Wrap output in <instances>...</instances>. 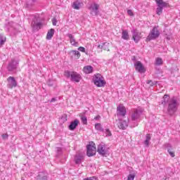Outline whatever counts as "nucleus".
<instances>
[{"instance_id": "obj_9", "label": "nucleus", "mask_w": 180, "mask_h": 180, "mask_svg": "<svg viewBox=\"0 0 180 180\" xmlns=\"http://www.w3.org/2000/svg\"><path fill=\"white\" fill-rule=\"evenodd\" d=\"M82 78L81 75L78 74L77 72H71L70 79L72 82H79Z\"/></svg>"}, {"instance_id": "obj_1", "label": "nucleus", "mask_w": 180, "mask_h": 180, "mask_svg": "<svg viewBox=\"0 0 180 180\" xmlns=\"http://www.w3.org/2000/svg\"><path fill=\"white\" fill-rule=\"evenodd\" d=\"M178 110V101L175 98H171L169 101L167 113L169 116H172Z\"/></svg>"}, {"instance_id": "obj_24", "label": "nucleus", "mask_w": 180, "mask_h": 180, "mask_svg": "<svg viewBox=\"0 0 180 180\" xmlns=\"http://www.w3.org/2000/svg\"><path fill=\"white\" fill-rule=\"evenodd\" d=\"M122 39H123V40H129L130 39L127 30H122Z\"/></svg>"}, {"instance_id": "obj_35", "label": "nucleus", "mask_w": 180, "mask_h": 180, "mask_svg": "<svg viewBox=\"0 0 180 180\" xmlns=\"http://www.w3.org/2000/svg\"><path fill=\"white\" fill-rule=\"evenodd\" d=\"M1 137L3 140H8L9 135H8V134H4L1 135Z\"/></svg>"}, {"instance_id": "obj_6", "label": "nucleus", "mask_w": 180, "mask_h": 180, "mask_svg": "<svg viewBox=\"0 0 180 180\" xmlns=\"http://www.w3.org/2000/svg\"><path fill=\"white\" fill-rule=\"evenodd\" d=\"M18 64H19L18 60H16L15 59H12L8 63V65L7 66L8 71H10V72L15 71V70H16V68H18Z\"/></svg>"}, {"instance_id": "obj_8", "label": "nucleus", "mask_w": 180, "mask_h": 180, "mask_svg": "<svg viewBox=\"0 0 180 180\" xmlns=\"http://www.w3.org/2000/svg\"><path fill=\"white\" fill-rule=\"evenodd\" d=\"M7 81L8 82V88H10V89L15 88V86H18V82H16V79H15V77H9L7 79Z\"/></svg>"}, {"instance_id": "obj_28", "label": "nucleus", "mask_w": 180, "mask_h": 180, "mask_svg": "<svg viewBox=\"0 0 180 180\" xmlns=\"http://www.w3.org/2000/svg\"><path fill=\"white\" fill-rule=\"evenodd\" d=\"M163 64V62H162V58H158L156 59V61H155V65H162Z\"/></svg>"}, {"instance_id": "obj_7", "label": "nucleus", "mask_w": 180, "mask_h": 180, "mask_svg": "<svg viewBox=\"0 0 180 180\" xmlns=\"http://www.w3.org/2000/svg\"><path fill=\"white\" fill-rule=\"evenodd\" d=\"M131 33L133 40L135 41V43H139V41H140V39H141V33L137 30H132Z\"/></svg>"}, {"instance_id": "obj_40", "label": "nucleus", "mask_w": 180, "mask_h": 180, "mask_svg": "<svg viewBox=\"0 0 180 180\" xmlns=\"http://www.w3.org/2000/svg\"><path fill=\"white\" fill-rule=\"evenodd\" d=\"M52 24L53 26H56L57 25V19H56V18H53L52 19Z\"/></svg>"}, {"instance_id": "obj_47", "label": "nucleus", "mask_w": 180, "mask_h": 180, "mask_svg": "<svg viewBox=\"0 0 180 180\" xmlns=\"http://www.w3.org/2000/svg\"><path fill=\"white\" fill-rule=\"evenodd\" d=\"M62 119H64L65 122H67V115L63 116Z\"/></svg>"}, {"instance_id": "obj_32", "label": "nucleus", "mask_w": 180, "mask_h": 180, "mask_svg": "<svg viewBox=\"0 0 180 180\" xmlns=\"http://www.w3.org/2000/svg\"><path fill=\"white\" fill-rule=\"evenodd\" d=\"M39 176L40 180H47V179H49V176L48 175L43 176L41 174V173L39 175Z\"/></svg>"}, {"instance_id": "obj_13", "label": "nucleus", "mask_w": 180, "mask_h": 180, "mask_svg": "<svg viewBox=\"0 0 180 180\" xmlns=\"http://www.w3.org/2000/svg\"><path fill=\"white\" fill-rule=\"evenodd\" d=\"M42 23L41 22H36V21L33 20L31 23V27L34 30V32L40 30L41 29Z\"/></svg>"}, {"instance_id": "obj_43", "label": "nucleus", "mask_w": 180, "mask_h": 180, "mask_svg": "<svg viewBox=\"0 0 180 180\" xmlns=\"http://www.w3.org/2000/svg\"><path fill=\"white\" fill-rule=\"evenodd\" d=\"M146 140H148V141H150V140H151V135H150V134H146Z\"/></svg>"}, {"instance_id": "obj_38", "label": "nucleus", "mask_w": 180, "mask_h": 180, "mask_svg": "<svg viewBox=\"0 0 180 180\" xmlns=\"http://www.w3.org/2000/svg\"><path fill=\"white\" fill-rule=\"evenodd\" d=\"M105 134L106 136H108L109 137H110V136H112V132H110V130H109V129H107L105 130Z\"/></svg>"}, {"instance_id": "obj_11", "label": "nucleus", "mask_w": 180, "mask_h": 180, "mask_svg": "<svg viewBox=\"0 0 180 180\" xmlns=\"http://www.w3.org/2000/svg\"><path fill=\"white\" fill-rule=\"evenodd\" d=\"M89 9H91V13L93 16H98L99 15V5L94 4V6H91Z\"/></svg>"}, {"instance_id": "obj_5", "label": "nucleus", "mask_w": 180, "mask_h": 180, "mask_svg": "<svg viewBox=\"0 0 180 180\" xmlns=\"http://www.w3.org/2000/svg\"><path fill=\"white\" fill-rule=\"evenodd\" d=\"M91 143V144H89L86 146L87 157H94V155H95V154H96V147H95V143H94L92 141Z\"/></svg>"}, {"instance_id": "obj_45", "label": "nucleus", "mask_w": 180, "mask_h": 180, "mask_svg": "<svg viewBox=\"0 0 180 180\" xmlns=\"http://www.w3.org/2000/svg\"><path fill=\"white\" fill-rule=\"evenodd\" d=\"M101 119V115H97L94 117V120H99Z\"/></svg>"}, {"instance_id": "obj_51", "label": "nucleus", "mask_w": 180, "mask_h": 180, "mask_svg": "<svg viewBox=\"0 0 180 180\" xmlns=\"http://www.w3.org/2000/svg\"><path fill=\"white\" fill-rule=\"evenodd\" d=\"M48 85H49V86H53V84L49 83Z\"/></svg>"}, {"instance_id": "obj_20", "label": "nucleus", "mask_w": 180, "mask_h": 180, "mask_svg": "<svg viewBox=\"0 0 180 180\" xmlns=\"http://www.w3.org/2000/svg\"><path fill=\"white\" fill-rule=\"evenodd\" d=\"M162 99H163V101H162V105L165 106V105H167V103H168V105L169 104V101H171V98L169 97V95L165 94Z\"/></svg>"}, {"instance_id": "obj_44", "label": "nucleus", "mask_w": 180, "mask_h": 180, "mask_svg": "<svg viewBox=\"0 0 180 180\" xmlns=\"http://www.w3.org/2000/svg\"><path fill=\"white\" fill-rule=\"evenodd\" d=\"M144 144L146 147H148V146H150V141L148 140H145L144 141Z\"/></svg>"}, {"instance_id": "obj_41", "label": "nucleus", "mask_w": 180, "mask_h": 180, "mask_svg": "<svg viewBox=\"0 0 180 180\" xmlns=\"http://www.w3.org/2000/svg\"><path fill=\"white\" fill-rule=\"evenodd\" d=\"M78 50L82 51V53H85V48L84 46H79Z\"/></svg>"}, {"instance_id": "obj_48", "label": "nucleus", "mask_w": 180, "mask_h": 180, "mask_svg": "<svg viewBox=\"0 0 180 180\" xmlns=\"http://www.w3.org/2000/svg\"><path fill=\"white\" fill-rule=\"evenodd\" d=\"M98 49H103V44H102V45H98Z\"/></svg>"}, {"instance_id": "obj_30", "label": "nucleus", "mask_w": 180, "mask_h": 180, "mask_svg": "<svg viewBox=\"0 0 180 180\" xmlns=\"http://www.w3.org/2000/svg\"><path fill=\"white\" fill-rule=\"evenodd\" d=\"M80 119L83 124H88V119L86 118V117L82 116Z\"/></svg>"}, {"instance_id": "obj_21", "label": "nucleus", "mask_w": 180, "mask_h": 180, "mask_svg": "<svg viewBox=\"0 0 180 180\" xmlns=\"http://www.w3.org/2000/svg\"><path fill=\"white\" fill-rule=\"evenodd\" d=\"M83 71L85 72V74H91L94 72V67L91 65L84 66Z\"/></svg>"}, {"instance_id": "obj_23", "label": "nucleus", "mask_w": 180, "mask_h": 180, "mask_svg": "<svg viewBox=\"0 0 180 180\" xmlns=\"http://www.w3.org/2000/svg\"><path fill=\"white\" fill-rule=\"evenodd\" d=\"M83 158H84V157H82V155H76L75 157V164H81V162H82V159Z\"/></svg>"}, {"instance_id": "obj_12", "label": "nucleus", "mask_w": 180, "mask_h": 180, "mask_svg": "<svg viewBox=\"0 0 180 180\" xmlns=\"http://www.w3.org/2000/svg\"><path fill=\"white\" fill-rule=\"evenodd\" d=\"M117 116H126V108L123 105H118L117 107Z\"/></svg>"}, {"instance_id": "obj_2", "label": "nucleus", "mask_w": 180, "mask_h": 180, "mask_svg": "<svg viewBox=\"0 0 180 180\" xmlns=\"http://www.w3.org/2000/svg\"><path fill=\"white\" fill-rule=\"evenodd\" d=\"M93 81L94 82V85L98 86V88L105 86V85H106V82L103 79V77L101 75V74L96 75L93 79Z\"/></svg>"}, {"instance_id": "obj_31", "label": "nucleus", "mask_w": 180, "mask_h": 180, "mask_svg": "<svg viewBox=\"0 0 180 180\" xmlns=\"http://www.w3.org/2000/svg\"><path fill=\"white\" fill-rule=\"evenodd\" d=\"M146 84H148V85H150V86H154V85H157V82H153L152 80H148L146 82Z\"/></svg>"}, {"instance_id": "obj_26", "label": "nucleus", "mask_w": 180, "mask_h": 180, "mask_svg": "<svg viewBox=\"0 0 180 180\" xmlns=\"http://www.w3.org/2000/svg\"><path fill=\"white\" fill-rule=\"evenodd\" d=\"M95 129L96 130H98V131H105V129H103V127H102V124H101V123H96L95 124Z\"/></svg>"}, {"instance_id": "obj_17", "label": "nucleus", "mask_w": 180, "mask_h": 180, "mask_svg": "<svg viewBox=\"0 0 180 180\" xmlns=\"http://www.w3.org/2000/svg\"><path fill=\"white\" fill-rule=\"evenodd\" d=\"M129 126V123L126 120H120L118 124L119 129L122 130H126Z\"/></svg>"}, {"instance_id": "obj_19", "label": "nucleus", "mask_w": 180, "mask_h": 180, "mask_svg": "<svg viewBox=\"0 0 180 180\" xmlns=\"http://www.w3.org/2000/svg\"><path fill=\"white\" fill-rule=\"evenodd\" d=\"M67 36L68 37H69L70 41L72 46H75V47H77V44H78V42L75 41V38H74V36L72 35V34H68Z\"/></svg>"}, {"instance_id": "obj_37", "label": "nucleus", "mask_w": 180, "mask_h": 180, "mask_svg": "<svg viewBox=\"0 0 180 180\" xmlns=\"http://www.w3.org/2000/svg\"><path fill=\"white\" fill-rule=\"evenodd\" d=\"M84 180H99L98 179V177L91 176V177H87L84 179Z\"/></svg>"}, {"instance_id": "obj_46", "label": "nucleus", "mask_w": 180, "mask_h": 180, "mask_svg": "<svg viewBox=\"0 0 180 180\" xmlns=\"http://www.w3.org/2000/svg\"><path fill=\"white\" fill-rule=\"evenodd\" d=\"M57 152L58 154H61V148H57Z\"/></svg>"}, {"instance_id": "obj_3", "label": "nucleus", "mask_w": 180, "mask_h": 180, "mask_svg": "<svg viewBox=\"0 0 180 180\" xmlns=\"http://www.w3.org/2000/svg\"><path fill=\"white\" fill-rule=\"evenodd\" d=\"M158 8H156V14L159 16L162 13V9L167 8L169 5L167 2L163 1L162 0H155Z\"/></svg>"}, {"instance_id": "obj_25", "label": "nucleus", "mask_w": 180, "mask_h": 180, "mask_svg": "<svg viewBox=\"0 0 180 180\" xmlns=\"http://www.w3.org/2000/svg\"><path fill=\"white\" fill-rule=\"evenodd\" d=\"M5 41H6V37L0 34V47H2L5 44Z\"/></svg>"}, {"instance_id": "obj_50", "label": "nucleus", "mask_w": 180, "mask_h": 180, "mask_svg": "<svg viewBox=\"0 0 180 180\" xmlns=\"http://www.w3.org/2000/svg\"><path fill=\"white\" fill-rule=\"evenodd\" d=\"M132 61H136V56H133Z\"/></svg>"}, {"instance_id": "obj_16", "label": "nucleus", "mask_w": 180, "mask_h": 180, "mask_svg": "<svg viewBox=\"0 0 180 180\" xmlns=\"http://www.w3.org/2000/svg\"><path fill=\"white\" fill-rule=\"evenodd\" d=\"M141 115V110H134L133 114L131 115V120H137V119L140 118Z\"/></svg>"}, {"instance_id": "obj_39", "label": "nucleus", "mask_w": 180, "mask_h": 180, "mask_svg": "<svg viewBox=\"0 0 180 180\" xmlns=\"http://www.w3.org/2000/svg\"><path fill=\"white\" fill-rule=\"evenodd\" d=\"M167 30L164 31L165 34L167 36V37H166V39H167V40H171V35H170V34L167 35Z\"/></svg>"}, {"instance_id": "obj_18", "label": "nucleus", "mask_w": 180, "mask_h": 180, "mask_svg": "<svg viewBox=\"0 0 180 180\" xmlns=\"http://www.w3.org/2000/svg\"><path fill=\"white\" fill-rule=\"evenodd\" d=\"M79 124V121L78 120H75L74 121L70 122V124L68 126L69 130H75Z\"/></svg>"}, {"instance_id": "obj_14", "label": "nucleus", "mask_w": 180, "mask_h": 180, "mask_svg": "<svg viewBox=\"0 0 180 180\" xmlns=\"http://www.w3.org/2000/svg\"><path fill=\"white\" fill-rule=\"evenodd\" d=\"M97 153H98L100 155H103V157H105V155L107 154L105 145H102V144L98 145L97 148Z\"/></svg>"}, {"instance_id": "obj_22", "label": "nucleus", "mask_w": 180, "mask_h": 180, "mask_svg": "<svg viewBox=\"0 0 180 180\" xmlns=\"http://www.w3.org/2000/svg\"><path fill=\"white\" fill-rule=\"evenodd\" d=\"M54 32L55 30L53 28L48 31L46 34V40H51V39H53V36H54Z\"/></svg>"}, {"instance_id": "obj_4", "label": "nucleus", "mask_w": 180, "mask_h": 180, "mask_svg": "<svg viewBox=\"0 0 180 180\" xmlns=\"http://www.w3.org/2000/svg\"><path fill=\"white\" fill-rule=\"evenodd\" d=\"M158 37H160V31L158 30L157 27H154L147 37L146 41H151V40H155V39H158Z\"/></svg>"}, {"instance_id": "obj_36", "label": "nucleus", "mask_w": 180, "mask_h": 180, "mask_svg": "<svg viewBox=\"0 0 180 180\" xmlns=\"http://www.w3.org/2000/svg\"><path fill=\"white\" fill-rule=\"evenodd\" d=\"M167 151L171 157H175V153H174L171 149H168Z\"/></svg>"}, {"instance_id": "obj_29", "label": "nucleus", "mask_w": 180, "mask_h": 180, "mask_svg": "<svg viewBox=\"0 0 180 180\" xmlns=\"http://www.w3.org/2000/svg\"><path fill=\"white\" fill-rule=\"evenodd\" d=\"M103 50H105L106 51H109V43L105 42L103 44Z\"/></svg>"}, {"instance_id": "obj_10", "label": "nucleus", "mask_w": 180, "mask_h": 180, "mask_svg": "<svg viewBox=\"0 0 180 180\" xmlns=\"http://www.w3.org/2000/svg\"><path fill=\"white\" fill-rule=\"evenodd\" d=\"M134 67L138 72H146V68H144V65H143V63H141L140 61H136V63H134Z\"/></svg>"}, {"instance_id": "obj_33", "label": "nucleus", "mask_w": 180, "mask_h": 180, "mask_svg": "<svg viewBox=\"0 0 180 180\" xmlns=\"http://www.w3.org/2000/svg\"><path fill=\"white\" fill-rule=\"evenodd\" d=\"M33 4H34V0H28L27 1V5L28 6H32V5H33Z\"/></svg>"}, {"instance_id": "obj_15", "label": "nucleus", "mask_w": 180, "mask_h": 180, "mask_svg": "<svg viewBox=\"0 0 180 180\" xmlns=\"http://www.w3.org/2000/svg\"><path fill=\"white\" fill-rule=\"evenodd\" d=\"M82 5H83L82 1L76 0L72 3V7L73 8V9H76L77 11H79V9L81 8Z\"/></svg>"}, {"instance_id": "obj_42", "label": "nucleus", "mask_w": 180, "mask_h": 180, "mask_svg": "<svg viewBox=\"0 0 180 180\" xmlns=\"http://www.w3.org/2000/svg\"><path fill=\"white\" fill-rule=\"evenodd\" d=\"M127 13L129 16H134V14L133 13V11L131 10H128Z\"/></svg>"}, {"instance_id": "obj_27", "label": "nucleus", "mask_w": 180, "mask_h": 180, "mask_svg": "<svg viewBox=\"0 0 180 180\" xmlns=\"http://www.w3.org/2000/svg\"><path fill=\"white\" fill-rule=\"evenodd\" d=\"M72 55L76 57V58L78 60L79 57H81V53L78 51H72Z\"/></svg>"}, {"instance_id": "obj_49", "label": "nucleus", "mask_w": 180, "mask_h": 180, "mask_svg": "<svg viewBox=\"0 0 180 180\" xmlns=\"http://www.w3.org/2000/svg\"><path fill=\"white\" fill-rule=\"evenodd\" d=\"M56 102V98H52L51 100V103Z\"/></svg>"}, {"instance_id": "obj_34", "label": "nucleus", "mask_w": 180, "mask_h": 180, "mask_svg": "<svg viewBox=\"0 0 180 180\" xmlns=\"http://www.w3.org/2000/svg\"><path fill=\"white\" fill-rule=\"evenodd\" d=\"M65 77H66V78H71V72L70 71H65Z\"/></svg>"}]
</instances>
